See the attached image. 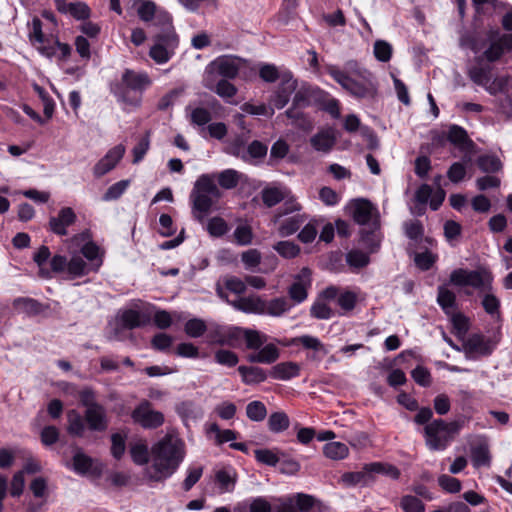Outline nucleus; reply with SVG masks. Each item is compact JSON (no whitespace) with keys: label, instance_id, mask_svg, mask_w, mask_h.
Here are the masks:
<instances>
[{"label":"nucleus","instance_id":"1","mask_svg":"<svg viewBox=\"0 0 512 512\" xmlns=\"http://www.w3.org/2000/svg\"><path fill=\"white\" fill-rule=\"evenodd\" d=\"M327 73L344 90L357 99L373 100L378 93V81L375 75L362 67L356 60H348L340 68L327 66Z\"/></svg>","mask_w":512,"mask_h":512},{"label":"nucleus","instance_id":"2","mask_svg":"<svg viewBox=\"0 0 512 512\" xmlns=\"http://www.w3.org/2000/svg\"><path fill=\"white\" fill-rule=\"evenodd\" d=\"M81 254L89 263L79 254L73 255L70 260L66 256L57 254L50 260L51 270L65 275L68 279H76L90 272H97L103 263L99 247L94 242L88 241L82 246Z\"/></svg>","mask_w":512,"mask_h":512},{"label":"nucleus","instance_id":"3","mask_svg":"<svg viewBox=\"0 0 512 512\" xmlns=\"http://www.w3.org/2000/svg\"><path fill=\"white\" fill-rule=\"evenodd\" d=\"M460 44L475 54L482 51V58L493 63L512 51V34L501 33L498 29H490L484 34L466 33L461 36Z\"/></svg>","mask_w":512,"mask_h":512},{"label":"nucleus","instance_id":"4","mask_svg":"<svg viewBox=\"0 0 512 512\" xmlns=\"http://www.w3.org/2000/svg\"><path fill=\"white\" fill-rule=\"evenodd\" d=\"M151 84L152 80L147 72L127 68L119 78H115L110 82L109 90L123 108H137L142 103L143 92Z\"/></svg>","mask_w":512,"mask_h":512},{"label":"nucleus","instance_id":"5","mask_svg":"<svg viewBox=\"0 0 512 512\" xmlns=\"http://www.w3.org/2000/svg\"><path fill=\"white\" fill-rule=\"evenodd\" d=\"M153 466L163 477H171L183 462L185 442L175 434H166L151 450Z\"/></svg>","mask_w":512,"mask_h":512},{"label":"nucleus","instance_id":"6","mask_svg":"<svg viewBox=\"0 0 512 512\" xmlns=\"http://www.w3.org/2000/svg\"><path fill=\"white\" fill-rule=\"evenodd\" d=\"M222 197V192L215 183V176L212 174H202L194 183L190 194L192 209L195 218L203 221L204 217L210 212L212 206Z\"/></svg>","mask_w":512,"mask_h":512},{"label":"nucleus","instance_id":"7","mask_svg":"<svg viewBox=\"0 0 512 512\" xmlns=\"http://www.w3.org/2000/svg\"><path fill=\"white\" fill-rule=\"evenodd\" d=\"M459 430L460 425L455 421L433 420L424 427L426 446L431 451H443L452 442Z\"/></svg>","mask_w":512,"mask_h":512},{"label":"nucleus","instance_id":"8","mask_svg":"<svg viewBox=\"0 0 512 512\" xmlns=\"http://www.w3.org/2000/svg\"><path fill=\"white\" fill-rule=\"evenodd\" d=\"M492 275L486 269L468 270L463 268L451 272L449 281L455 286L472 287L480 291H490Z\"/></svg>","mask_w":512,"mask_h":512},{"label":"nucleus","instance_id":"9","mask_svg":"<svg viewBox=\"0 0 512 512\" xmlns=\"http://www.w3.org/2000/svg\"><path fill=\"white\" fill-rule=\"evenodd\" d=\"M247 66L248 62L240 57L222 55L206 66L204 77L219 75L224 79H234Z\"/></svg>","mask_w":512,"mask_h":512},{"label":"nucleus","instance_id":"10","mask_svg":"<svg viewBox=\"0 0 512 512\" xmlns=\"http://www.w3.org/2000/svg\"><path fill=\"white\" fill-rule=\"evenodd\" d=\"M376 476L397 480L400 477V471L388 463L371 462L365 464L359 471L344 474L342 480H370Z\"/></svg>","mask_w":512,"mask_h":512},{"label":"nucleus","instance_id":"11","mask_svg":"<svg viewBox=\"0 0 512 512\" xmlns=\"http://www.w3.org/2000/svg\"><path fill=\"white\" fill-rule=\"evenodd\" d=\"M178 44L179 39L175 32L157 34L155 36V43L150 48L149 55L156 63L164 64L175 54Z\"/></svg>","mask_w":512,"mask_h":512},{"label":"nucleus","instance_id":"12","mask_svg":"<svg viewBox=\"0 0 512 512\" xmlns=\"http://www.w3.org/2000/svg\"><path fill=\"white\" fill-rule=\"evenodd\" d=\"M134 423L145 429H156L164 423V415L160 411L152 409L148 400H143L131 414Z\"/></svg>","mask_w":512,"mask_h":512},{"label":"nucleus","instance_id":"13","mask_svg":"<svg viewBox=\"0 0 512 512\" xmlns=\"http://www.w3.org/2000/svg\"><path fill=\"white\" fill-rule=\"evenodd\" d=\"M297 88V81L293 79V75L289 70L283 72V81L280 82L277 89L270 97V103L276 109L284 108Z\"/></svg>","mask_w":512,"mask_h":512},{"label":"nucleus","instance_id":"14","mask_svg":"<svg viewBox=\"0 0 512 512\" xmlns=\"http://www.w3.org/2000/svg\"><path fill=\"white\" fill-rule=\"evenodd\" d=\"M125 151L126 149L123 144H118L109 149L108 152L94 165L93 175L96 178H100L112 171L123 158Z\"/></svg>","mask_w":512,"mask_h":512},{"label":"nucleus","instance_id":"15","mask_svg":"<svg viewBox=\"0 0 512 512\" xmlns=\"http://www.w3.org/2000/svg\"><path fill=\"white\" fill-rule=\"evenodd\" d=\"M311 285L310 270L303 268L295 277V281L288 289L290 302L293 301V306L304 302L308 297V288Z\"/></svg>","mask_w":512,"mask_h":512},{"label":"nucleus","instance_id":"16","mask_svg":"<svg viewBox=\"0 0 512 512\" xmlns=\"http://www.w3.org/2000/svg\"><path fill=\"white\" fill-rule=\"evenodd\" d=\"M353 219L359 225H377V208L366 199H357L352 204Z\"/></svg>","mask_w":512,"mask_h":512},{"label":"nucleus","instance_id":"17","mask_svg":"<svg viewBox=\"0 0 512 512\" xmlns=\"http://www.w3.org/2000/svg\"><path fill=\"white\" fill-rule=\"evenodd\" d=\"M496 342L481 334L471 335L464 343L466 353L473 356H489L496 348Z\"/></svg>","mask_w":512,"mask_h":512},{"label":"nucleus","instance_id":"18","mask_svg":"<svg viewBox=\"0 0 512 512\" xmlns=\"http://www.w3.org/2000/svg\"><path fill=\"white\" fill-rule=\"evenodd\" d=\"M77 216L74 210L70 207L60 209L57 216L49 219L50 230L57 235L65 236L68 231L67 228L75 223Z\"/></svg>","mask_w":512,"mask_h":512},{"label":"nucleus","instance_id":"19","mask_svg":"<svg viewBox=\"0 0 512 512\" xmlns=\"http://www.w3.org/2000/svg\"><path fill=\"white\" fill-rule=\"evenodd\" d=\"M203 83L207 89L215 92L227 103H233L232 99L237 93V88L227 79H220L216 81L215 77H204Z\"/></svg>","mask_w":512,"mask_h":512},{"label":"nucleus","instance_id":"20","mask_svg":"<svg viewBox=\"0 0 512 512\" xmlns=\"http://www.w3.org/2000/svg\"><path fill=\"white\" fill-rule=\"evenodd\" d=\"M227 303L245 313L264 314V300L259 296L235 297L227 299Z\"/></svg>","mask_w":512,"mask_h":512},{"label":"nucleus","instance_id":"21","mask_svg":"<svg viewBox=\"0 0 512 512\" xmlns=\"http://www.w3.org/2000/svg\"><path fill=\"white\" fill-rule=\"evenodd\" d=\"M84 418L92 431H104L108 426L106 410L100 404L86 409Z\"/></svg>","mask_w":512,"mask_h":512},{"label":"nucleus","instance_id":"22","mask_svg":"<svg viewBox=\"0 0 512 512\" xmlns=\"http://www.w3.org/2000/svg\"><path fill=\"white\" fill-rule=\"evenodd\" d=\"M447 140L461 151H467L473 146V141L469 138L467 131L456 124L449 126Z\"/></svg>","mask_w":512,"mask_h":512},{"label":"nucleus","instance_id":"23","mask_svg":"<svg viewBox=\"0 0 512 512\" xmlns=\"http://www.w3.org/2000/svg\"><path fill=\"white\" fill-rule=\"evenodd\" d=\"M148 320V317L134 309L124 310L118 317L120 327L128 330L142 327Z\"/></svg>","mask_w":512,"mask_h":512},{"label":"nucleus","instance_id":"24","mask_svg":"<svg viewBox=\"0 0 512 512\" xmlns=\"http://www.w3.org/2000/svg\"><path fill=\"white\" fill-rule=\"evenodd\" d=\"M279 358V349L272 343L261 347L257 352L249 354L250 363L272 364Z\"/></svg>","mask_w":512,"mask_h":512},{"label":"nucleus","instance_id":"25","mask_svg":"<svg viewBox=\"0 0 512 512\" xmlns=\"http://www.w3.org/2000/svg\"><path fill=\"white\" fill-rule=\"evenodd\" d=\"M300 373V366L295 362H281L271 368L270 376L276 380L287 381Z\"/></svg>","mask_w":512,"mask_h":512},{"label":"nucleus","instance_id":"26","mask_svg":"<svg viewBox=\"0 0 512 512\" xmlns=\"http://www.w3.org/2000/svg\"><path fill=\"white\" fill-rule=\"evenodd\" d=\"M246 290L245 283L238 277L231 276L227 277L224 280L223 286L220 284L217 285L216 291L220 298L224 299L227 302L229 299L227 292H231L235 294L236 297H239Z\"/></svg>","mask_w":512,"mask_h":512},{"label":"nucleus","instance_id":"27","mask_svg":"<svg viewBox=\"0 0 512 512\" xmlns=\"http://www.w3.org/2000/svg\"><path fill=\"white\" fill-rule=\"evenodd\" d=\"M237 370L241 376L242 382L246 385L259 384L267 379L265 370L258 366L241 365Z\"/></svg>","mask_w":512,"mask_h":512},{"label":"nucleus","instance_id":"28","mask_svg":"<svg viewBox=\"0 0 512 512\" xmlns=\"http://www.w3.org/2000/svg\"><path fill=\"white\" fill-rule=\"evenodd\" d=\"M264 306V314L273 317H280L289 312L292 309L293 304L286 297H277L269 301L264 300Z\"/></svg>","mask_w":512,"mask_h":512},{"label":"nucleus","instance_id":"29","mask_svg":"<svg viewBox=\"0 0 512 512\" xmlns=\"http://www.w3.org/2000/svg\"><path fill=\"white\" fill-rule=\"evenodd\" d=\"M40 53L48 58L57 57L59 60H66L71 54V47L66 43L55 40L54 45L40 46Z\"/></svg>","mask_w":512,"mask_h":512},{"label":"nucleus","instance_id":"30","mask_svg":"<svg viewBox=\"0 0 512 512\" xmlns=\"http://www.w3.org/2000/svg\"><path fill=\"white\" fill-rule=\"evenodd\" d=\"M310 143L316 151L328 153L335 145V137L328 131H321L311 137Z\"/></svg>","mask_w":512,"mask_h":512},{"label":"nucleus","instance_id":"31","mask_svg":"<svg viewBox=\"0 0 512 512\" xmlns=\"http://www.w3.org/2000/svg\"><path fill=\"white\" fill-rule=\"evenodd\" d=\"M323 454L330 460L338 461L349 455V448L345 443L331 441L323 446Z\"/></svg>","mask_w":512,"mask_h":512},{"label":"nucleus","instance_id":"32","mask_svg":"<svg viewBox=\"0 0 512 512\" xmlns=\"http://www.w3.org/2000/svg\"><path fill=\"white\" fill-rule=\"evenodd\" d=\"M437 303L446 314L454 313L456 309V295L444 286L438 287Z\"/></svg>","mask_w":512,"mask_h":512},{"label":"nucleus","instance_id":"33","mask_svg":"<svg viewBox=\"0 0 512 512\" xmlns=\"http://www.w3.org/2000/svg\"><path fill=\"white\" fill-rule=\"evenodd\" d=\"M176 412L181 417L185 426L190 421H195L201 416L200 409L191 401H183L176 406Z\"/></svg>","mask_w":512,"mask_h":512},{"label":"nucleus","instance_id":"34","mask_svg":"<svg viewBox=\"0 0 512 512\" xmlns=\"http://www.w3.org/2000/svg\"><path fill=\"white\" fill-rule=\"evenodd\" d=\"M285 115L291 120V124L302 130L308 131L312 128V121L302 111V108L290 107Z\"/></svg>","mask_w":512,"mask_h":512},{"label":"nucleus","instance_id":"35","mask_svg":"<svg viewBox=\"0 0 512 512\" xmlns=\"http://www.w3.org/2000/svg\"><path fill=\"white\" fill-rule=\"evenodd\" d=\"M305 217L303 215H293L283 220L279 227L278 233L281 237H288L299 230L304 223Z\"/></svg>","mask_w":512,"mask_h":512},{"label":"nucleus","instance_id":"36","mask_svg":"<svg viewBox=\"0 0 512 512\" xmlns=\"http://www.w3.org/2000/svg\"><path fill=\"white\" fill-rule=\"evenodd\" d=\"M267 151L268 147L264 143L254 140L248 145L247 149L243 151L241 159L246 162L262 159L266 156Z\"/></svg>","mask_w":512,"mask_h":512},{"label":"nucleus","instance_id":"37","mask_svg":"<svg viewBox=\"0 0 512 512\" xmlns=\"http://www.w3.org/2000/svg\"><path fill=\"white\" fill-rule=\"evenodd\" d=\"M468 75L475 84L486 87L491 81V68L482 65L472 66Z\"/></svg>","mask_w":512,"mask_h":512},{"label":"nucleus","instance_id":"38","mask_svg":"<svg viewBox=\"0 0 512 512\" xmlns=\"http://www.w3.org/2000/svg\"><path fill=\"white\" fill-rule=\"evenodd\" d=\"M286 69H279L274 64L262 63L259 67L260 78L267 83H274L277 80L283 81V72Z\"/></svg>","mask_w":512,"mask_h":512},{"label":"nucleus","instance_id":"39","mask_svg":"<svg viewBox=\"0 0 512 512\" xmlns=\"http://www.w3.org/2000/svg\"><path fill=\"white\" fill-rule=\"evenodd\" d=\"M229 325L210 323L208 325L207 338L211 344L225 346L226 333Z\"/></svg>","mask_w":512,"mask_h":512},{"label":"nucleus","instance_id":"40","mask_svg":"<svg viewBox=\"0 0 512 512\" xmlns=\"http://www.w3.org/2000/svg\"><path fill=\"white\" fill-rule=\"evenodd\" d=\"M135 6L139 18L144 22L154 20L158 12L154 2L149 0H136Z\"/></svg>","mask_w":512,"mask_h":512},{"label":"nucleus","instance_id":"41","mask_svg":"<svg viewBox=\"0 0 512 512\" xmlns=\"http://www.w3.org/2000/svg\"><path fill=\"white\" fill-rule=\"evenodd\" d=\"M289 417L284 412H274L268 418V428L274 433H280L288 429Z\"/></svg>","mask_w":512,"mask_h":512},{"label":"nucleus","instance_id":"42","mask_svg":"<svg viewBox=\"0 0 512 512\" xmlns=\"http://www.w3.org/2000/svg\"><path fill=\"white\" fill-rule=\"evenodd\" d=\"M273 249L283 258L292 259L299 255L300 247L293 241H279L273 245Z\"/></svg>","mask_w":512,"mask_h":512},{"label":"nucleus","instance_id":"43","mask_svg":"<svg viewBox=\"0 0 512 512\" xmlns=\"http://www.w3.org/2000/svg\"><path fill=\"white\" fill-rule=\"evenodd\" d=\"M245 328L229 325L226 333L225 346L240 348L244 343Z\"/></svg>","mask_w":512,"mask_h":512},{"label":"nucleus","instance_id":"44","mask_svg":"<svg viewBox=\"0 0 512 512\" xmlns=\"http://www.w3.org/2000/svg\"><path fill=\"white\" fill-rule=\"evenodd\" d=\"M346 262L353 268L360 269L366 267L370 263L369 253L359 249H352L346 254Z\"/></svg>","mask_w":512,"mask_h":512},{"label":"nucleus","instance_id":"45","mask_svg":"<svg viewBox=\"0 0 512 512\" xmlns=\"http://www.w3.org/2000/svg\"><path fill=\"white\" fill-rule=\"evenodd\" d=\"M130 455L134 463L138 465L147 464L149 461V450L144 442H136L130 447Z\"/></svg>","mask_w":512,"mask_h":512},{"label":"nucleus","instance_id":"46","mask_svg":"<svg viewBox=\"0 0 512 512\" xmlns=\"http://www.w3.org/2000/svg\"><path fill=\"white\" fill-rule=\"evenodd\" d=\"M261 198L267 207H273L284 200L285 194L280 188L267 187L262 190Z\"/></svg>","mask_w":512,"mask_h":512},{"label":"nucleus","instance_id":"47","mask_svg":"<svg viewBox=\"0 0 512 512\" xmlns=\"http://www.w3.org/2000/svg\"><path fill=\"white\" fill-rule=\"evenodd\" d=\"M246 415L251 421H263L267 416L266 406L261 401H251L246 406Z\"/></svg>","mask_w":512,"mask_h":512},{"label":"nucleus","instance_id":"48","mask_svg":"<svg viewBox=\"0 0 512 512\" xmlns=\"http://www.w3.org/2000/svg\"><path fill=\"white\" fill-rule=\"evenodd\" d=\"M244 343L247 349L259 350L266 342V336L257 330L245 328Z\"/></svg>","mask_w":512,"mask_h":512},{"label":"nucleus","instance_id":"49","mask_svg":"<svg viewBox=\"0 0 512 512\" xmlns=\"http://www.w3.org/2000/svg\"><path fill=\"white\" fill-rule=\"evenodd\" d=\"M41 471V464L40 461L32 456H29L24 465L23 468L18 471L12 480H23L25 475L31 476L39 473Z\"/></svg>","mask_w":512,"mask_h":512},{"label":"nucleus","instance_id":"50","mask_svg":"<svg viewBox=\"0 0 512 512\" xmlns=\"http://www.w3.org/2000/svg\"><path fill=\"white\" fill-rule=\"evenodd\" d=\"M184 330L188 336L198 338L208 331V325L200 318H193L185 323Z\"/></svg>","mask_w":512,"mask_h":512},{"label":"nucleus","instance_id":"51","mask_svg":"<svg viewBox=\"0 0 512 512\" xmlns=\"http://www.w3.org/2000/svg\"><path fill=\"white\" fill-rule=\"evenodd\" d=\"M214 360L219 365L231 368L238 364L239 357L231 350L219 349L214 353Z\"/></svg>","mask_w":512,"mask_h":512},{"label":"nucleus","instance_id":"52","mask_svg":"<svg viewBox=\"0 0 512 512\" xmlns=\"http://www.w3.org/2000/svg\"><path fill=\"white\" fill-rule=\"evenodd\" d=\"M130 185V180H120L112 184L104 193L103 201L109 202L119 199Z\"/></svg>","mask_w":512,"mask_h":512},{"label":"nucleus","instance_id":"53","mask_svg":"<svg viewBox=\"0 0 512 512\" xmlns=\"http://www.w3.org/2000/svg\"><path fill=\"white\" fill-rule=\"evenodd\" d=\"M68 432L75 436H82L85 431L84 420L75 410L68 413Z\"/></svg>","mask_w":512,"mask_h":512},{"label":"nucleus","instance_id":"54","mask_svg":"<svg viewBox=\"0 0 512 512\" xmlns=\"http://www.w3.org/2000/svg\"><path fill=\"white\" fill-rule=\"evenodd\" d=\"M233 237L239 246L250 245L253 240L252 228L248 224H240L235 228Z\"/></svg>","mask_w":512,"mask_h":512},{"label":"nucleus","instance_id":"55","mask_svg":"<svg viewBox=\"0 0 512 512\" xmlns=\"http://www.w3.org/2000/svg\"><path fill=\"white\" fill-rule=\"evenodd\" d=\"M277 467L282 474L293 476L299 471L300 464L294 458L281 454Z\"/></svg>","mask_w":512,"mask_h":512},{"label":"nucleus","instance_id":"56","mask_svg":"<svg viewBox=\"0 0 512 512\" xmlns=\"http://www.w3.org/2000/svg\"><path fill=\"white\" fill-rule=\"evenodd\" d=\"M291 344L293 345H302L303 348L314 350V351H324L323 343L315 336L311 335H302L291 340Z\"/></svg>","mask_w":512,"mask_h":512},{"label":"nucleus","instance_id":"57","mask_svg":"<svg viewBox=\"0 0 512 512\" xmlns=\"http://www.w3.org/2000/svg\"><path fill=\"white\" fill-rule=\"evenodd\" d=\"M219 185L224 189H233L239 183L238 172L233 169H226L217 176Z\"/></svg>","mask_w":512,"mask_h":512},{"label":"nucleus","instance_id":"58","mask_svg":"<svg viewBox=\"0 0 512 512\" xmlns=\"http://www.w3.org/2000/svg\"><path fill=\"white\" fill-rule=\"evenodd\" d=\"M255 458L258 462L277 467L281 454L270 449H256L254 451Z\"/></svg>","mask_w":512,"mask_h":512},{"label":"nucleus","instance_id":"59","mask_svg":"<svg viewBox=\"0 0 512 512\" xmlns=\"http://www.w3.org/2000/svg\"><path fill=\"white\" fill-rule=\"evenodd\" d=\"M478 167L483 172H497L501 169L502 164L498 157L493 155H483L477 160Z\"/></svg>","mask_w":512,"mask_h":512},{"label":"nucleus","instance_id":"60","mask_svg":"<svg viewBox=\"0 0 512 512\" xmlns=\"http://www.w3.org/2000/svg\"><path fill=\"white\" fill-rule=\"evenodd\" d=\"M207 231L213 237H221L228 232V224L221 217H212L207 223Z\"/></svg>","mask_w":512,"mask_h":512},{"label":"nucleus","instance_id":"61","mask_svg":"<svg viewBox=\"0 0 512 512\" xmlns=\"http://www.w3.org/2000/svg\"><path fill=\"white\" fill-rule=\"evenodd\" d=\"M312 317L321 320H328L334 316L332 308L323 301H316L310 308Z\"/></svg>","mask_w":512,"mask_h":512},{"label":"nucleus","instance_id":"62","mask_svg":"<svg viewBox=\"0 0 512 512\" xmlns=\"http://www.w3.org/2000/svg\"><path fill=\"white\" fill-rule=\"evenodd\" d=\"M14 308L23 313L36 314L39 312V303L31 298H17L13 302Z\"/></svg>","mask_w":512,"mask_h":512},{"label":"nucleus","instance_id":"63","mask_svg":"<svg viewBox=\"0 0 512 512\" xmlns=\"http://www.w3.org/2000/svg\"><path fill=\"white\" fill-rule=\"evenodd\" d=\"M289 152V145L286 141L279 139L271 147L270 150V164L277 163L286 157Z\"/></svg>","mask_w":512,"mask_h":512},{"label":"nucleus","instance_id":"64","mask_svg":"<svg viewBox=\"0 0 512 512\" xmlns=\"http://www.w3.org/2000/svg\"><path fill=\"white\" fill-rule=\"evenodd\" d=\"M274 512H298L294 496L287 498H278L273 502Z\"/></svg>","mask_w":512,"mask_h":512}]
</instances>
